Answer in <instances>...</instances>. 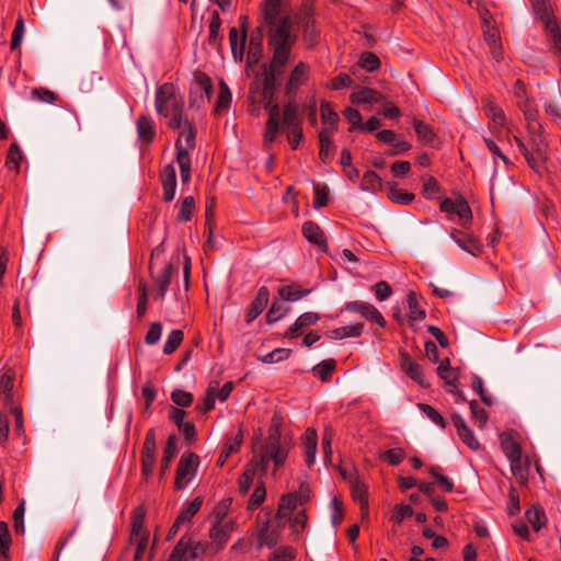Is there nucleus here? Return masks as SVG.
Masks as SVG:
<instances>
[{"mask_svg":"<svg viewBox=\"0 0 561 561\" xmlns=\"http://www.w3.org/2000/svg\"><path fill=\"white\" fill-rule=\"evenodd\" d=\"M262 16L268 26V46L272 51L268 70L257 75L251 88L253 102L262 104L268 111V119L263 135L264 147L268 149L278 137L280 130V112L273 104L276 79L284 72L290 58L291 49L297 41V26L286 13L284 0H265L262 4Z\"/></svg>","mask_w":561,"mask_h":561,"instance_id":"f257e3e1","label":"nucleus"},{"mask_svg":"<svg viewBox=\"0 0 561 561\" xmlns=\"http://www.w3.org/2000/svg\"><path fill=\"white\" fill-rule=\"evenodd\" d=\"M202 504V497H195L193 501L188 502L178 515V524L190 523L194 515L201 510Z\"/></svg>","mask_w":561,"mask_h":561,"instance_id":"ea45409f","label":"nucleus"},{"mask_svg":"<svg viewBox=\"0 0 561 561\" xmlns=\"http://www.w3.org/2000/svg\"><path fill=\"white\" fill-rule=\"evenodd\" d=\"M451 239L461 250L466 251L467 253L473 256L480 253V244L474 238L455 231L451 233Z\"/></svg>","mask_w":561,"mask_h":561,"instance_id":"2f4dec72","label":"nucleus"},{"mask_svg":"<svg viewBox=\"0 0 561 561\" xmlns=\"http://www.w3.org/2000/svg\"><path fill=\"white\" fill-rule=\"evenodd\" d=\"M21 160L22 152L20 148L18 147V145H11L5 161L8 169L19 171Z\"/></svg>","mask_w":561,"mask_h":561,"instance_id":"e2e57ef3","label":"nucleus"},{"mask_svg":"<svg viewBox=\"0 0 561 561\" xmlns=\"http://www.w3.org/2000/svg\"><path fill=\"white\" fill-rule=\"evenodd\" d=\"M401 369L404 371L407 376H409L413 381H415L421 387H427L428 383L425 380L423 370L410 355L409 353H401L400 358Z\"/></svg>","mask_w":561,"mask_h":561,"instance_id":"4468645a","label":"nucleus"},{"mask_svg":"<svg viewBox=\"0 0 561 561\" xmlns=\"http://www.w3.org/2000/svg\"><path fill=\"white\" fill-rule=\"evenodd\" d=\"M14 386V373L11 369L5 370L0 379V390L4 400L9 401L12 398V389Z\"/></svg>","mask_w":561,"mask_h":561,"instance_id":"8fccbe9b","label":"nucleus"},{"mask_svg":"<svg viewBox=\"0 0 561 561\" xmlns=\"http://www.w3.org/2000/svg\"><path fill=\"white\" fill-rule=\"evenodd\" d=\"M517 436L515 431L504 432L500 436L501 448L507 458L522 453Z\"/></svg>","mask_w":561,"mask_h":561,"instance_id":"a878e982","label":"nucleus"},{"mask_svg":"<svg viewBox=\"0 0 561 561\" xmlns=\"http://www.w3.org/2000/svg\"><path fill=\"white\" fill-rule=\"evenodd\" d=\"M278 535L275 530L270 529L268 523L263 524L259 530L257 540L261 546L272 547L277 543Z\"/></svg>","mask_w":561,"mask_h":561,"instance_id":"864d4df0","label":"nucleus"},{"mask_svg":"<svg viewBox=\"0 0 561 561\" xmlns=\"http://www.w3.org/2000/svg\"><path fill=\"white\" fill-rule=\"evenodd\" d=\"M199 458L194 453H183L175 471L174 486L176 490L185 489L195 478Z\"/></svg>","mask_w":561,"mask_h":561,"instance_id":"423d86ee","label":"nucleus"},{"mask_svg":"<svg viewBox=\"0 0 561 561\" xmlns=\"http://www.w3.org/2000/svg\"><path fill=\"white\" fill-rule=\"evenodd\" d=\"M231 527L222 518L217 520L209 530L210 539L218 546H222L229 538Z\"/></svg>","mask_w":561,"mask_h":561,"instance_id":"f704fd0d","label":"nucleus"},{"mask_svg":"<svg viewBox=\"0 0 561 561\" xmlns=\"http://www.w3.org/2000/svg\"><path fill=\"white\" fill-rule=\"evenodd\" d=\"M183 331L179 329H173L167 336L163 351H175L183 342Z\"/></svg>","mask_w":561,"mask_h":561,"instance_id":"680f3d73","label":"nucleus"},{"mask_svg":"<svg viewBox=\"0 0 561 561\" xmlns=\"http://www.w3.org/2000/svg\"><path fill=\"white\" fill-rule=\"evenodd\" d=\"M283 124L285 128L300 126L298 105L295 101L288 102L283 111Z\"/></svg>","mask_w":561,"mask_h":561,"instance_id":"a19ab883","label":"nucleus"},{"mask_svg":"<svg viewBox=\"0 0 561 561\" xmlns=\"http://www.w3.org/2000/svg\"><path fill=\"white\" fill-rule=\"evenodd\" d=\"M144 526L145 511L142 507H137L131 516L130 540L131 542L138 543V552L145 550L148 541V535Z\"/></svg>","mask_w":561,"mask_h":561,"instance_id":"9b49d317","label":"nucleus"},{"mask_svg":"<svg viewBox=\"0 0 561 561\" xmlns=\"http://www.w3.org/2000/svg\"><path fill=\"white\" fill-rule=\"evenodd\" d=\"M336 362L333 358L324 359L321 363L317 364L312 368V374L314 377L319 378L321 381L330 380L333 371L335 370Z\"/></svg>","mask_w":561,"mask_h":561,"instance_id":"58836bf2","label":"nucleus"},{"mask_svg":"<svg viewBox=\"0 0 561 561\" xmlns=\"http://www.w3.org/2000/svg\"><path fill=\"white\" fill-rule=\"evenodd\" d=\"M485 113L488 117L491 119V130L492 134L499 138L500 137V128H504L506 126V116L501 106L493 102H488L484 106Z\"/></svg>","mask_w":561,"mask_h":561,"instance_id":"a211bd4d","label":"nucleus"},{"mask_svg":"<svg viewBox=\"0 0 561 561\" xmlns=\"http://www.w3.org/2000/svg\"><path fill=\"white\" fill-rule=\"evenodd\" d=\"M309 79V67L307 64L299 61L291 70L288 81L285 85L287 96L295 94L298 89Z\"/></svg>","mask_w":561,"mask_h":561,"instance_id":"ddd939ff","label":"nucleus"},{"mask_svg":"<svg viewBox=\"0 0 561 561\" xmlns=\"http://www.w3.org/2000/svg\"><path fill=\"white\" fill-rule=\"evenodd\" d=\"M428 472L439 483L440 488L445 492H451L453 491V489H454L453 481L449 478H447L446 476L440 473V468L439 467H431L428 469Z\"/></svg>","mask_w":561,"mask_h":561,"instance_id":"338daca9","label":"nucleus"},{"mask_svg":"<svg viewBox=\"0 0 561 561\" xmlns=\"http://www.w3.org/2000/svg\"><path fill=\"white\" fill-rule=\"evenodd\" d=\"M364 329L363 323H348L337 328H333L325 332L329 340L339 341L348 337H357L362 334Z\"/></svg>","mask_w":561,"mask_h":561,"instance_id":"6ab92c4d","label":"nucleus"},{"mask_svg":"<svg viewBox=\"0 0 561 561\" xmlns=\"http://www.w3.org/2000/svg\"><path fill=\"white\" fill-rule=\"evenodd\" d=\"M266 497V489L263 481H260L255 484L254 491L251 494L248 502V510L252 511L262 505Z\"/></svg>","mask_w":561,"mask_h":561,"instance_id":"de8ad7c7","label":"nucleus"},{"mask_svg":"<svg viewBox=\"0 0 561 561\" xmlns=\"http://www.w3.org/2000/svg\"><path fill=\"white\" fill-rule=\"evenodd\" d=\"M138 138L144 142H151L156 136V128L152 118L141 115L136 124Z\"/></svg>","mask_w":561,"mask_h":561,"instance_id":"c756f323","label":"nucleus"},{"mask_svg":"<svg viewBox=\"0 0 561 561\" xmlns=\"http://www.w3.org/2000/svg\"><path fill=\"white\" fill-rule=\"evenodd\" d=\"M195 210V201L193 196H186L180 206L178 213V220L181 222H186L192 219L193 213Z\"/></svg>","mask_w":561,"mask_h":561,"instance_id":"09e8293b","label":"nucleus"},{"mask_svg":"<svg viewBox=\"0 0 561 561\" xmlns=\"http://www.w3.org/2000/svg\"><path fill=\"white\" fill-rule=\"evenodd\" d=\"M288 456V446L280 440V424L273 419L270 426L268 436L265 444L261 447V469L265 472L271 461L275 468H279Z\"/></svg>","mask_w":561,"mask_h":561,"instance_id":"7ed1b4c3","label":"nucleus"},{"mask_svg":"<svg viewBox=\"0 0 561 561\" xmlns=\"http://www.w3.org/2000/svg\"><path fill=\"white\" fill-rule=\"evenodd\" d=\"M334 133L322 131L319 133V141H320V158L325 162L333 156L334 145L332 142V137Z\"/></svg>","mask_w":561,"mask_h":561,"instance_id":"79ce46f5","label":"nucleus"},{"mask_svg":"<svg viewBox=\"0 0 561 561\" xmlns=\"http://www.w3.org/2000/svg\"><path fill=\"white\" fill-rule=\"evenodd\" d=\"M156 431L154 428L148 430L142 444L140 462H141V476L147 481L152 472L156 465Z\"/></svg>","mask_w":561,"mask_h":561,"instance_id":"6e6552de","label":"nucleus"},{"mask_svg":"<svg viewBox=\"0 0 561 561\" xmlns=\"http://www.w3.org/2000/svg\"><path fill=\"white\" fill-rule=\"evenodd\" d=\"M255 476V469L253 467L248 466L241 477L239 478V491L242 494L248 493L253 483Z\"/></svg>","mask_w":561,"mask_h":561,"instance_id":"0e129e2a","label":"nucleus"},{"mask_svg":"<svg viewBox=\"0 0 561 561\" xmlns=\"http://www.w3.org/2000/svg\"><path fill=\"white\" fill-rule=\"evenodd\" d=\"M311 289H302L299 285H287L278 288V296L283 301H298L309 295Z\"/></svg>","mask_w":561,"mask_h":561,"instance_id":"c9c22d12","label":"nucleus"},{"mask_svg":"<svg viewBox=\"0 0 561 561\" xmlns=\"http://www.w3.org/2000/svg\"><path fill=\"white\" fill-rule=\"evenodd\" d=\"M419 409L423 414H425L433 423L439 425L442 428L445 427V421L442 414L434 409L432 405L426 403H420Z\"/></svg>","mask_w":561,"mask_h":561,"instance_id":"69168bd1","label":"nucleus"},{"mask_svg":"<svg viewBox=\"0 0 561 561\" xmlns=\"http://www.w3.org/2000/svg\"><path fill=\"white\" fill-rule=\"evenodd\" d=\"M242 442L243 430L242 426L239 425L236 430H232L228 433L221 450L231 456L232 454L237 453L240 449Z\"/></svg>","mask_w":561,"mask_h":561,"instance_id":"473e14b6","label":"nucleus"},{"mask_svg":"<svg viewBox=\"0 0 561 561\" xmlns=\"http://www.w3.org/2000/svg\"><path fill=\"white\" fill-rule=\"evenodd\" d=\"M321 121L324 127L322 131L335 133L337 130L339 115L329 102H322L320 105Z\"/></svg>","mask_w":561,"mask_h":561,"instance_id":"b1692460","label":"nucleus"},{"mask_svg":"<svg viewBox=\"0 0 561 561\" xmlns=\"http://www.w3.org/2000/svg\"><path fill=\"white\" fill-rule=\"evenodd\" d=\"M319 319V314L311 311L300 314L294 324L286 331V336L294 339L301 335L306 328L317 323Z\"/></svg>","mask_w":561,"mask_h":561,"instance_id":"4be33fe9","label":"nucleus"},{"mask_svg":"<svg viewBox=\"0 0 561 561\" xmlns=\"http://www.w3.org/2000/svg\"><path fill=\"white\" fill-rule=\"evenodd\" d=\"M172 278V265L165 264L160 273L154 277V284L157 291L154 294L156 299H163Z\"/></svg>","mask_w":561,"mask_h":561,"instance_id":"cd10ccee","label":"nucleus"},{"mask_svg":"<svg viewBox=\"0 0 561 561\" xmlns=\"http://www.w3.org/2000/svg\"><path fill=\"white\" fill-rule=\"evenodd\" d=\"M178 454V438L175 435H170L168 437L165 447L163 449V456L160 463V477L162 478L165 472L169 470L170 465L173 458Z\"/></svg>","mask_w":561,"mask_h":561,"instance_id":"bb28decb","label":"nucleus"},{"mask_svg":"<svg viewBox=\"0 0 561 561\" xmlns=\"http://www.w3.org/2000/svg\"><path fill=\"white\" fill-rule=\"evenodd\" d=\"M206 551V545L194 541L191 536L184 535L175 545L170 554V561H188L198 558Z\"/></svg>","mask_w":561,"mask_h":561,"instance_id":"0eeeda50","label":"nucleus"},{"mask_svg":"<svg viewBox=\"0 0 561 561\" xmlns=\"http://www.w3.org/2000/svg\"><path fill=\"white\" fill-rule=\"evenodd\" d=\"M161 183L163 188V201L170 203L175 196L176 171L172 164H167L161 171Z\"/></svg>","mask_w":561,"mask_h":561,"instance_id":"2eb2a0df","label":"nucleus"},{"mask_svg":"<svg viewBox=\"0 0 561 561\" xmlns=\"http://www.w3.org/2000/svg\"><path fill=\"white\" fill-rule=\"evenodd\" d=\"M507 459L510 460L512 473L517 481L522 484L526 483L529 474V458L520 453Z\"/></svg>","mask_w":561,"mask_h":561,"instance_id":"dca6fc26","label":"nucleus"},{"mask_svg":"<svg viewBox=\"0 0 561 561\" xmlns=\"http://www.w3.org/2000/svg\"><path fill=\"white\" fill-rule=\"evenodd\" d=\"M358 65L360 68L371 72L379 67L380 61L374 53L365 51L360 55Z\"/></svg>","mask_w":561,"mask_h":561,"instance_id":"052dcab7","label":"nucleus"},{"mask_svg":"<svg viewBox=\"0 0 561 561\" xmlns=\"http://www.w3.org/2000/svg\"><path fill=\"white\" fill-rule=\"evenodd\" d=\"M295 558V550L291 547L283 546L277 548L270 561H291Z\"/></svg>","mask_w":561,"mask_h":561,"instance_id":"774afa93","label":"nucleus"},{"mask_svg":"<svg viewBox=\"0 0 561 561\" xmlns=\"http://www.w3.org/2000/svg\"><path fill=\"white\" fill-rule=\"evenodd\" d=\"M357 313L368 322L377 324L379 328L386 327V320L381 312L371 304L365 301H348L341 309V313Z\"/></svg>","mask_w":561,"mask_h":561,"instance_id":"1a4fd4ad","label":"nucleus"},{"mask_svg":"<svg viewBox=\"0 0 561 561\" xmlns=\"http://www.w3.org/2000/svg\"><path fill=\"white\" fill-rule=\"evenodd\" d=\"M180 135L175 142L176 148V162L180 168L181 180L183 183L187 182L191 178V156L190 152L195 147L196 130L188 122L187 117L184 118L182 127L178 128Z\"/></svg>","mask_w":561,"mask_h":561,"instance_id":"20e7f679","label":"nucleus"},{"mask_svg":"<svg viewBox=\"0 0 561 561\" xmlns=\"http://www.w3.org/2000/svg\"><path fill=\"white\" fill-rule=\"evenodd\" d=\"M388 197L393 203H397V204H400V205H408V204L413 202L414 194L409 193V192L403 191V190H400V188L391 187L389 190Z\"/></svg>","mask_w":561,"mask_h":561,"instance_id":"4d7b16f0","label":"nucleus"},{"mask_svg":"<svg viewBox=\"0 0 561 561\" xmlns=\"http://www.w3.org/2000/svg\"><path fill=\"white\" fill-rule=\"evenodd\" d=\"M261 43H262V30L257 27L256 34H252L249 43V55L248 59H253V61L257 60V56L261 53Z\"/></svg>","mask_w":561,"mask_h":561,"instance_id":"bf43d9fd","label":"nucleus"},{"mask_svg":"<svg viewBox=\"0 0 561 561\" xmlns=\"http://www.w3.org/2000/svg\"><path fill=\"white\" fill-rule=\"evenodd\" d=\"M525 516L536 533L543 528L548 522L545 511L539 505H533L526 511Z\"/></svg>","mask_w":561,"mask_h":561,"instance_id":"e433bc0d","label":"nucleus"},{"mask_svg":"<svg viewBox=\"0 0 561 561\" xmlns=\"http://www.w3.org/2000/svg\"><path fill=\"white\" fill-rule=\"evenodd\" d=\"M383 96L380 92L366 87L357 88L350 95V100L353 104L374 105L376 103L381 102Z\"/></svg>","mask_w":561,"mask_h":561,"instance_id":"412c9836","label":"nucleus"},{"mask_svg":"<svg viewBox=\"0 0 561 561\" xmlns=\"http://www.w3.org/2000/svg\"><path fill=\"white\" fill-rule=\"evenodd\" d=\"M288 311L289 308L284 305L283 300H275L266 313V320L268 323H274L282 319Z\"/></svg>","mask_w":561,"mask_h":561,"instance_id":"5fc2aeb1","label":"nucleus"},{"mask_svg":"<svg viewBox=\"0 0 561 561\" xmlns=\"http://www.w3.org/2000/svg\"><path fill=\"white\" fill-rule=\"evenodd\" d=\"M351 491L353 499L359 503L363 517H366L368 515V497L365 484L358 479H354L351 482Z\"/></svg>","mask_w":561,"mask_h":561,"instance_id":"7c9ffc66","label":"nucleus"},{"mask_svg":"<svg viewBox=\"0 0 561 561\" xmlns=\"http://www.w3.org/2000/svg\"><path fill=\"white\" fill-rule=\"evenodd\" d=\"M437 375L445 381L447 386L456 388L460 376V370L458 367L450 366L449 358H444L440 360L437 367Z\"/></svg>","mask_w":561,"mask_h":561,"instance_id":"393cba45","label":"nucleus"},{"mask_svg":"<svg viewBox=\"0 0 561 561\" xmlns=\"http://www.w3.org/2000/svg\"><path fill=\"white\" fill-rule=\"evenodd\" d=\"M407 311L409 322L412 327L425 318V310L421 306L420 299L414 291H410L407 296Z\"/></svg>","mask_w":561,"mask_h":561,"instance_id":"5701e85b","label":"nucleus"},{"mask_svg":"<svg viewBox=\"0 0 561 561\" xmlns=\"http://www.w3.org/2000/svg\"><path fill=\"white\" fill-rule=\"evenodd\" d=\"M245 16L240 18L241 22V32H239L236 27H231L229 31V44L231 48V54L236 61L241 62L243 59L245 42H247V30L244 26Z\"/></svg>","mask_w":561,"mask_h":561,"instance_id":"f8f14e48","label":"nucleus"},{"mask_svg":"<svg viewBox=\"0 0 561 561\" xmlns=\"http://www.w3.org/2000/svg\"><path fill=\"white\" fill-rule=\"evenodd\" d=\"M221 27V19L218 12H213L209 19V34H208V44L213 47H218L221 41L220 35Z\"/></svg>","mask_w":561,"mask_h":561,"instance_id":"4c0bfd02","label":"nucleus"},{"mask_svg":"<svg viewBox=\"0 0 561 561\" xmlns=\"http://www.w3.org/2000/svg\"><path fill=\"white\" fill-rule=\"evenodd\" d=\"M531 3L535 11L539 14L541 22L543 23L549 41L561 56V31L556 19L549 10L547 0H531Z\"/></svg>","mask_w":561,"mask_h":561,"instance_id":"39448f33","label":"nucleus"},{"mask_svg":"<svg viewBox=\"0 0 561 561\" xmlns=\"http://www.w3.org/2000/svg\"><path fill=\"white\" fill-rule=\"evenodd\" d=\"M297 506V496L296 494H286L280 497L277 517L283 518L288 516Z\"/></svg>","mask_w":561,"mask_h":561,"instance_id":"49530a36","label":"nucleus"},{"mask_svg":"<svg viewBox=\"0 0 561 561\" xmlns=\"http://www.w3.org/2000/svg\"><path fill=\"white\" fill-rule=\"evenodd\" d=\"M318 445V435L316 430L307 428L301 438V446L304 449L305 461L307 466H312L316 460Z\"/></svg>","mask_w":561,"mask_h":561,"instance_id":"aec40b11","label":"nucleus"},{"mask_svg":"<svg viewBox=\"0 0 561 561\" xmlns=\"http://www.w3.org/2000/svg\"><path fill=\"white\" fill-rule=\"evenodd\" d=\"M545 108L554 118L561 117V93L559 90L552 91L550 101L545 102Z\"/></svg>","mask_w":561,"mask_h":561,"instance_id":"603ef678","label":"nucleus"},{"mask_svg":"<svg viewBox=\"0 0 561 561\" xmlns=\"http://www.w3.org/2000/svg\"><path fill=\"white\" fill-rule=\"evenodd\" d=\"M484 39L489 45L490 51L496 61L502 58L501 45L499 41V34L495 28H489L484 32Z\"/></svg>","mask_w":561,"mask_h":561,"instance_id":"c03bdc74","label":"nucleus"},{"mask_svg":"<svg viewBox=\"0 0 561 561\" xmlns=\"http://www.w3.org/2000/svg\"><path fill=\"white\" fill-rule=\"evenodd\" d=\"M11 542L12 540L8 524L5 522H0V557L4 561L9 560V550Z\"/></svg>","mask_w":561,"mask_h":561,"instance_id":"a18cd8bd","label":"nucleus"},{"mask_svg":"<svg viewBox=\"0 0 561 561\" xmlns=\"http://www.w3.org/2000/svg\"><path fill=\"white\" fill-rule=\"evenodd\" d=\"M331 520L333 526H339L344 517L343 502L337 497L333 496L331 504Z\"/></svg>","mask_w":561,"mask_h":561,"instance_id":"13d9d810","label":"nucleus"},{"mask_svg":"<svg viewBox=\"0 0 561 561\" xmlns=\"http://www.w3.org/2000/svg\"><path fill=\"white\" fill-rule=\"evenodd\" d=\"M304 237L318 247L325 245V237L322 229L313 221H306L302 225Z\"/></svg>","mask_w":561,"mask_h":561,"instance_id":"72a5a7b5","label":"nucleus"},{"mask_svg":"<svg viewBox=\"0 0 561 561\" xmlns=\"http://www.w3.org/2000/svg\"><path fill=\"white\" fill-rule=\"evenodd\" d=\"M440 210L450 218L457 217L461 222L470 221L472 214L467 201L462 197L456 199L445 198L440 202Z\"/></svg>","mask_w":561,"mask_h":561,"instance_id":"9d476101","label":"nucleus"},{"mask_svg":"<svg viewBox=\"0 0 561 561\" xmlns=\"http://www.w3.org/2000/svg\"><path fill=\"white\" fill-rule=\"evenodd\" d=\"M231 103V92L228 84L225 81L219 82V92L216 103V111L221 112L229 107Z\"/></svg>","mask_w":561,"mask_h":561,"instance_id":"3c124183","label":"nucleus"},{"mask_svg":"<svg viewBox=\"0 0 561 561\" xmlns=\"http://www.w3.org/2000/svg\"><path fill=\"white\" fill-rule=\"evenodd\" d=\"M451 421L462 443L473 450L479 449L480 444L473 435L472 431L467 426L465 420L460 415L454 414L451 416Z\"/></svg>","mask_w":561,"mask_h":561,"instance_id":"f3484780","label":"nucleus"},{"mask_svg":"<svg viewBox=\"0 0 561 561\" xmlns=\"http://www.w3.org/2000/svg\"><path fill=\"white\" fill-rule=\"evenodd\" d=\"M413 127H414V130L416 133L419 140L423 145H432L434 142L436 135L430 125H427L426 123H424L422 121L415 119L413 122Z\"/></svg>","mask_w":561,"mask_h":561,"instance_id":"37998d69","label":"nucleus"},{"mask_svg":"<svg viewBox=\"0 0 561 561\" xmlns=\"http://www.w3.org/2000/svg\"><path fill=\"white\" fill-rule=\"evenodd\" d=\"M517 105L523 111L525 118L529 123H535L537 121V108L529 96H525L523 100L517 101Z\"/></svg>","mask_w":561,"mask_h":561,"instance_id":"6e6d98bb","label":"nucleus"},{"mask_svg":"<svg viewBox=\"0 0 561 561\" xmlns=\"http://www.w3.org/2000/svg\"><path fill=\"white\" fill-rule=\"evenodd\" d=\"M270 298V291L266 287H261L257 291L255 299L251 304V308L248 312L247 321L251 322L265 309Z\"/></svg>","mask_w":561,"mask_h":561,"instance_id":"c85d7f7f","label":"nucleus"},{"mask_svg":"<svg viewBox=\"0 0 561 561\" xmlns=\"http://www.w3.org/2000/svg\"><path fill=\"white\" fill-rule=\"evenodd\" d=\"M185 102L178 88L172 83H163L156 90L154 107L158 115L168 118L172 129L181 128L184 118Z\"/></svg>","mask_w":561,"mask_h":561,"instance_id":"f03ea898","label":"nucleus"}]
</instances>
